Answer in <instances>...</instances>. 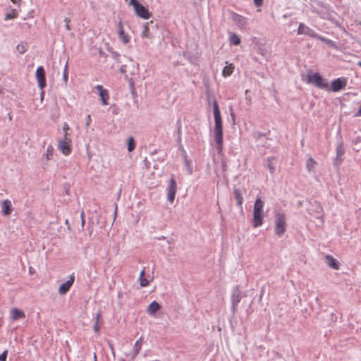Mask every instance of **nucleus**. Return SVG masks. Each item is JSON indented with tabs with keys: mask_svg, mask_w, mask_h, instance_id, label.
I'll list each match as a JSON object with an SVG mask.
<instances>
[{
	"mask_svg": "<svg viewBox=\"0 0 361 361\" xmlns=\"http://www.w3.org/2000/svg\"><path fill=\"white\" fill-rule=\"evenodd\" d=\"M214 117V137L216 143V151L221 154L223 150V124L219 107L216 101L213 104Z\"/></svg>",
	"mask_w": 361,
	"mask_h": 361,
	"instance_id": "nucleus-1",
	"label": "nucleus"
},
{
	"mask_svg": "<svg viewBox=\"0 0 361 361\" xmlns=\"http://www.w3.org/2000/svg\"><path fill=\"white\" fill-rule=\"evenodd\" d=\"M263 207L264 202L261 200L260 197L257 198L253 208L252 226L255 228L259 227L263 224Z\"/></svg>",
	"mask_w": 361,
	"mask_h": 361,
	"instance_id": "nucleus-2",
	"label": "nucleus"
},
{
	"mask_svg": "<svg viewBox=\"0 0 361 361\" xmlns=\"http://www.w3.org/2000/svg\"><path fill=\"white\" fill-rule=\"evenodd\" d=\"M275 228L274 232L277 236H281L286 231V214L283 212H276L275 214Z\"/></svg>",
	"mask_w": 361,
	"mask_h": 361,
	"instance_id": "nucleus-3",
	"label": "nucleus"
},
{
	"mask_svg": "<svg viewBox=\"0 0 361 361\" xmlns=\"http://www.w3.org/2000/svg\"><path fill=\"white\" fill-rule=\"evenodd\" d=\"M129 4L134 8L135 14L145 20H147L151 17L149 10L138 2L137 0H130Z\"/></svg>",
	"mask_w": 361,
	"mask_h": 361,
	"instance_id": "nucleus-4",
	"label": "nucleus"
},
{
	"mask_svg": "<svg viewBox=\"0 0 361 361\" xmlns=\"http://www.w3.org/2000/svg\"><path fill=\"white\" fill-rule=\"evenodd\" d=\"M307 82L308 83L314 84L316 87L328 90L329 84L325 79H324L319 73L308 74L307 75Z\"/></svg>",
	"mask_w": 361,
	"mask_h": 361,
	"instance_id": "nucleus-5",
	"label": "nucleus"
},
{
	"mask_svg": "<svg viewBox=\"0 0 361 361\" xmlns=\"http://www.w3.org/2000/svg\"><path fill=\"white\" fill-rule=\"evenodd\" d=\"M166 190L167 200L171 203H173L175 200L176 194L177 192V185L176 180L173 177L171 178L170 180H169Z\"/></svg>",
	"mask_w": 361,
	"mask_h": 361,
	"instance_id": "nucleus-6",
	"label": "nucleus"
},
{
	"mask_svg": "<svg viewBox=\"0 0 361 361\" xmlns=\"http://www.w3.org/2000/svg\"><path fill=\"white\" fill-rule=\"evenodd\" d=\"M68 133H65L64 138L60 140L58 144V148L64 155H68L71 152L70 146L71 140L67 137Z\"/></svg>",
	"mask_w": 361,
	"mask_h": 361,
	"instance_id": "nucleus-7",
	"label": "nucleus"
},
{
	"mask_svg": "<svg viewBox=\"0 0 361 361\" xmlns=\"http://www.w3.org/2000/svg\"><path fill=\"white\" fill-rule=\"evenodd\" d=\"M36 78L39 87L42 90L47 85L45 71L42 66H39L36 71Z\"/></svg>",
	"mask_w": 361,
	"mask_h": 361,
	"instance_id": "nucleus-8",
	"label": "nucleus"
},
{
	"mask_svg": "<svg viewBox=\"0 0 361 361\" xmlns=\"http://www.w3.org/2000/svg\"><path fill=\"white\" fill-rule=\"evenodd\" d=\"M347 84V80L345 78H338L332 81L331 89L333 92H338L345 88Z\"/></svg>",
	"mask_w": 361,
	"mask_h": 361,
	"instance_id": "nucleus-9",
	"label": "nucleus"
},
{
	"mask_svg": "<svg viewBox=\"0 0 361 361\" xmlns=\"http://www.w3.org/2000/svg\"><path fill=\"white\" fill-rule=\"evenodd\" d=\"M74 281H75V275H74V274H72L70 276L69 279L66 282L63 283V284H61L59 286V293L60 295L66 294L69 291L71 286H73Z\"/></svg>",
	"mask_w": 361,
	"mask_h": 361,
	"instance_id": "nucleus-10",
	"label": "nucleus"
},
{
	"mask_svg": "<svg viewBox=\"0 0 361 361\" xmlns=\"http://www.w3.org/2000/svg\"><path fill=\"white\" fill-rule=\"evenodd\" d=\"M298 35H305L311 37H317V34L310 27L306 26L302 23H300L298 29Z\"/></svg>",
	"mask_w": 361,
	"mask_h": 361,
	"instance_id": "nucleus-11",
	"label": "nucleus"
},
{
	"mask_svg": "<svg viewBox=\"0 0 361 361\" xmlns=\"http://www.w3.org/2000/svg\"><path fill=\"white\" fill-rule=\"evenodd\" d=\"M117 32L119 39L121 40L123 44H126L130 40V37L124 32L123 26L121 21H119L117 25Z\"/></svg>",
	"mask_w": 361,
	"mask_h": 361,
	"instance_id": "nucleus-12",
	"label": "nucleus"
},
{
	"mask_svg": "<svg viewBox=\"0 0 361 361\" xmlns=\"http://www.w3.org/2000/svg\"><path fill=\"white\" fill-rule=\"evenodd\" d=\"M241 298L242 297L239 288L235 287L231 296L232 310L233 312L236 310L237 307L241 300Z\"/></svg>",
	"mask_w": 361,
	"mask_h": 361,
	"instance_id": "nucleus-13",
	"label": "nucleus"
},
{
	"mask_svg": "<svg viewBox=\"0 0 361 361\" xmlns=\"http://www.w3.org/2000/svg\"><path fill=\"white\" fill-rule=\"evenodd\" d=\"M232 20L235 24L239 26L241 29L245 28L247 25V19L238 13H233L232 14Z\"/></svg>",
	"mask_w": 361,
	"mask_h": 361,
	"instance_id": "nucleus-14",
	"label": "nucleus"
},
{
	"mask_svg": "<svg viewBox=\"0 0 361 361\" xmlns=\"http://www.w3.org/2000/svg\"><path fill=\"white\" fill-rule=\"evenodd\" d=\"M95 89L98 91V93L100 97L102 104L107 105L108 104L107 101L109 98L108 91L104 89L103 86L101 85H97L95 87Z\"/></svg>",
	"mask_w": 361,
	"mask_h": 361,
	"instance_id": "nucleus-15",
	"label": "nucleus"
},
{
	"mask_svg": "<svg viewBox=\"0 0 361 361\" xmlns=\"http://www.w3.org/2000/svg\"><path fill=\"white\" fill-rule=\"evenodd\" d=\"M1 213L4 216L10 215L13 210L11 202L7 199L1 202Z\"/></svg>",
	"mask_w": 361,
	"mask_h": 361,
	"instance_id": "nucleus-16",
	"label": "nucleus"
},
{
	"mask_svg": "<svg viewBox=\"0 0 361 361\" xmlns=\"http://www.w3.org/2000/svg\"><path fill=\"white\" fill-rule=\"evenodd\" d=\"M11 317L12 320L16 321L19 319L25 318V314L22 310H20L18 308H13L11 310Z\"/></svg>",
	"mask_w": 361,
	"mask_h": 361,
	"instance_id": "nucleus-17",
	"label": "nucleus"
},
{
	"mask_svg": "<svg viewBox=\"0 0 361 361\" xmlns=\"http://www.w3.org/2000/svg\"><path fill=\"white\" fill-rule=\"evenodd\" d=\"M325 258H326V264L329 267H330L331 268H332L335 270L339 269V263L337 261V259H336L335 258H334L332 256H331L329 255H326Z\"/></svg>",
	"mask_w": 361,
	"mask_h": 361,
	"instance_id": "nucleus-18",
	"label": "nucleus"
},
{
	"mask_svg": "<svg viewBox=\"0 0 361 361\" xmlns=\"http://www.w3.org/2000/svg\"><path fill=\"white\" fill-rule=\"evenodd\" d=\"M161 309V305L156 301L152 302L147 307V313L149 315H154Z\"/></svg>",
	"mask_w": 361,
	"mask_h": 361,
	"instance_id": "nucleus-19",
	"label": "nucleus"
},
{
	"mask_svg": "<svg viewBox=\"0 0 361 361\" xmlns=\"http://www.w3.org/2000/svg\"><path fill=\"white\" fill-rule=\"evenodd\" d=\"M233 194H234L235 199L236 200V202H237V205L239 207L242 208V204L243 202V197L240 190L239 189L234 188Z\"/></svg>",
	"mask_w": 361,
	"mask_h": 361,
	"instance_id": "nucleus-20",
	"label": "nucleus"
},
{
	"mask_svg": "<svg viewBox=\"0 0 361 361\" xmlns=\"http://www.w3.org/2000/svg\"><path fill=\"white\" fill-rule=\"evenodd\" d=\"M145 267L143 268V269L141 271L140 276H139V281L140 286L142 287H146L149 285V281H148L147 279L145 278Z\"/></svg>",
	"mask_w": 361,
	"mask_h": 361,
	"instance_id": "nucleus-21",
	"label": "nucleus"
},
{
	"mask_svg": "<svg viewBox=\"0 0 361 361\" xmlns=\"http://www.w3.org/2000/svg\"><path fill=\"white\" fill-rule=\"evenodd\" d=\"M142 338L140 337L134 344L133 346V358H135L140 353L142 348Z\"/></svg>",
	"mask_w": 361,
	"mask_h": 361,
	"instance_id": "nucleus-22",
	"label": "nucleus"
},
{
	"mask_svg": "<svg viewBox=\"0 0 361 361\" xmlns=\"http://www.w3.org/2000/svg\"><path fill=\"white\" fill-rule=\"evenodd\" d=\"M234 68L235 67L233 63L226 66L222 71L223 76L225 78L230 76L233 73Z\"/></svg>",
	"mask_w": 361,
	"mask_h": 361,
	"instance_id": "nucleus-23",
	"label": "nucleus"
},
{
	"mask_svg": "<svg viewBox=\"0 0 361 361\" xmlns=\"http://www.w3.org/2000/svg\"><path fill=\"white\" fill-rule=\"evenodd\" d=\"M336 157L340 158L345 152L344 145L342 142H339L336 146Z\"/></svg>",
	"mask_w": 361,
	"mask_h": 361,
	"instance_id": "nucleus-24",
	"label": "nucleus"
},
{
	"mask_svg": "<svg viewBox=\"0 0 361 361\" xmlns=\"http://www.w3.org/2000/svg\"><path fill=\"white\" fill-rule=\"evenodd\" d=\"M149 23H146L144 24L143 30L142 32L141 35H142V37L151 39L152 37V34L149 32Z\"/></svg>",
	"mask_w": 361,
	"mask_h": 361,
	"instance_id": "nucleus-25",
	"label": "nucleus"
},
{
	"mask_svg": "<svg viewBox=\"0 0 361 361\" xmlns=\"http://www.w3.org/2000/svg\"><path fill=\"white\" fill-rule=\"evenodd\" d=\"M229 42L233 45H238L240 43V39L236 34L231 33L229 36Z\"/></svg>",
	"mask_w": 361,
	"mask_h": 361,
	"instance_id": "nucleus-26",
	"label": "nucleus"
},
{
	"mask_svg": "<svg viewBox=\"0 0 361 361\" xmlns=\"http://www.w3.org/2000/svg\"><path fill=\"white\" fill-rule=\"evenodd\" d=\"M16 50L20 54L25 53L27 50V44L26 42H21L20 44L16 46Z\"/></svg>",
	"mask_w": 361,
	"mask_h": 361,
	"instance_id": "nucleus-27",
	"label": "nucleus"
},
{
	"mask_svg": "<svg viewBox=\"0 0 361 361\" xmlns=\"http://www.w3.org/2000/svg\"><path fill=\"white\" fill-rule=\"evenodd\" d=\"M316 164H317V163L314 161V159L312 157H310L307 160V163H306V166H307V169L308 171L309 172L312 171V170L314 169V168L315 167Z\"/></svg>",
	"mask_w": 361,
	"mask_h": 361,
	"instance_id": "nucleus-28",
	"label": "nucleus"
},
{
	"mask_svg": "<svg viewBox=\"0 0 361 361\" xmlns=\"http://www.w3.org/2000/svg\"><path fill=\"white\" fill-rule=\"evenodd\" d=\"M53 156H54V147L51 145H49L47 148V152H46V154H45L46 159L47 160H51L53 159Z\"/></svg>",
	"mask_w": 361,
	"mask_h": 361,
	"instance_id": "nucleus-29",
	"label": "nucleus"
},
{
	"mask_svg": "<svg viewBox=\"0 0 361 361\" xmlns=\"http://www.w3.org/2000/svg\"><path fill=\"white\" fill-rule=\"evenodd\" d=\"M135 148V142L133 137H129L128 139V150L132 152Z\"/></svg>",
	"mask_w": 361,
	"mask_h": 361,
	"instance_id": "nucleus-30",
	"label": "nucleus"
},
{
	"mask_svg": "<svg viewBox=\"0 0 361 361\" xmlns=\"http://www.w3.org/2000/svg\"><path fill=\"white\" fill-rule=\"evenodd\" d=\"M100 319V314L97 313L95 315V322L94 325V330L97 334H99L100 327L99 326V322Z\"/></svg>",
	"mask_w": 361,
	"mask_h": 361,
	"instance_id": "nucleus-31",
	"label": "nucleus"
},
{
	"mask_svg": "<svg viewBox=\"0 0 361 361\" xmlns=\"http://www.w3.org/2000/svg\"><path fill=\"white\" fill-rule=\"evenodd\" d=\"M177 125V141L180 142H181V122L180 120H178L176 123Z\"/></svg>",
	"mask_w": 361,
	"mask_h": 361,
	"instance_id": "nucleus-32",
	"label": "nucleus"
},
{
	"mask_svg": "<svg viewBox=\"0 0 361 361\" xmlns=\"http://www.w3.org/2000/svg\"><path fill=\"white\" fill-rule=\"evenodd\" d=\"M18 14L16 11H12L11 12L6 13L5 16V20H11L13 18H16L17 17Z\"/></svg>",
	"mask_w": 361,
	"mask_h": 361,
	"instance_id": "nucleus-33",
	"label": "nucleus"
},
{
	"mask_svg": "<svg viewBox=\"0 0 361 361\" xmlns=\"http://www.w3.org/2000/svg\"><path fill=\"white\" fill-rule=\"evenodd\" d=\"M267 166L268 168V169L269 170L270 173H274L275 172V167L273 165V164L271 162V161L269 160V159H267Z\"/></svg>",
	"mask_w": 361,
	"mask_h": 361,
	"instance_id": "nucleus-34",
	"label": "nucleus"
},
{
	"mask_svg": "<svg viewBox=\"0 0 361 361\" xmlns=\"http://www.w3.org/2000/svg\"><path fill=\"white\" fill-rule=\"evenodd\" d=\"M7 353V350H5L0 355V361H6Z\"/></svg>",
	"mask_w": 361,
	"mask_h": 361,
	"instance_id": "nucleus-35",
	"label": "nucleus"
},
{
	"mask_svg": "<svg viewBox=\"0 0 361 361\" xmlns=\"http://www.w3.org/2000/svg\"><path fill=\"white\" fill-rule=\"evenodd\" d=\"M91 122H92L91 116L90 114H88L86 118V123H85L86 128H88L90 126Z\"/></svg>",
	"mask_w": 361,
	"mask_h": 361,
	"instance_id": "nucleus-36",
	"label": "nucleus"
},
{
	"mask_svg": "<svg viewBox=\"0 0 361 361\" xmlns=\"http://www.w3.org/2000/svg\"><path fill=\"white\" fill-rule=\"evenodd\" d=\"M63 80L66 82L68 80V72H67V66H65V69L63 74Z\"/></svg>",
	"mask_w": 361,
	"mask_h": 361,
	"instance_id": "nucleus-37",
	"label": "nucleus"
},
{
	"mask_svg": "<svg viewBox=\"0 0 361 361\" xmlns=\"http://www.w3.org/2000/svg\"><path fill=\"white\" fill-rule=\"evenodd\" d=\"M264 0H254L255 5L259 7L262 5Z\"/></svg>",
	"mask_w": 361,
	"mask_h": 361,
	"instance_id": "nucleus-38",
	"label": "nucleus"
},
{
	"mask_svg": "<svg viewBox=\"0 0 361 361\" xmlns=\"http://www.w3.org/2000/svg\"><path fill=\"white\" fill-rule=\"evenodd\" d=\"M65 22H66V30H71L70 25H69L70 20L68 18H66L65 19Z\"/></svg>",
	"mask_w": 361,
	"mask_h": 361,
	"instance_id": "nucleus-39",
	"label": "nucleus"
},
{
	"mask_svg": "<svg viewBox=\"0 0 361 361\" xmlns=\"http://www.w3.org/2000/svg\"><path fill=\"white\" fill-rule=\"evenodd\" d=\"M80 217H81V226L83 228L84 225H85V219H84V213H83V212L81 213Z\"/></svg>",
	"mask_w": 361,
	"mask_h": 361,
	"instance_id": "nucleus-40",
	"label": "nucleus"
},
{
	"mask_svg": "<svg viewBox=\"0 0 361 361\" xmlns=\"http://www.w3.org/2000/svg\"><path fill=\"white\" fill-rule=\"evenodd\" d=\"M316 38H317L318 39H319V40H321L322 42H326V39L324 37L319 36L318 35H317V37Z\"/></svg>",
	"mask_w": 361,
	"mask_h": 361,
	"instance_id": "nucleus-41",
	"label": "nucleus"
},
{
	"mask_svg": "<svg viewBox=\"0 0 361 361\" xmlns=\"http://www.w3.org/2000/svg\"><path fill=\"white\" fill-rule=\"evenodd\" d=\"M63 128V130H64L65 131H66L67 130H68V129H69V127H68V124H67V123H64ZM65 133H67V132H65Z\"/></svg>",
	"mask_w": 361,
	"mask_h": 361,
	"instance_id": "nucleus-42",
	"label": "nucleus"
},
{
	"mask_svg": "<svg viewBox=\"0 0 361 361\" xmlns=\"http://www.w3.org/2000/svg\"><path fill=\"white\" fill-rule=\"evenodd\" d=\"M356 116H361V106L360 107L358 111L357 112Z\"/></svg>",
	"mask_w": 361,
	"mask_h": 361,
	"instance_id": "nucleus-43",
	"label": "nucleus"
},
{
	"mask_svg": "<svg viewBox=\"0 0 361 361\" xmlns=\"http://www.w3.org/2000/svg\"><path fill=\"white\" fill-rule=\"evenodd\" d=\"M13 4L19 3L21 0H11Z\"/></svg>",
	"mask_w": 361,
	"mask_h": 361,
	"instance_id": "nucleus-44",
	"label": "nucleus"
},
{
	"mask_svg": "<svg viewBox=\"0 0 361 361\" xmlns=\"http://www.w3.org/2000/svg\"><path fill=\"white\" fill-rule=\"evenodd\" d=\"M8 117L9 121L12 120V116H11V114H8Z\"/></svg>",
	"mask_w": 361,
	"mask_h": 361,
	"instance_id": "nucleus-45",
	"label": "nucleus"
},
{
	"mask_svg": "<svg viewBox=\"0 0 361 361\" xmlns=\"http://www.w3.org/2000/svg\"><path fill=\"white\" fill-rule=\"evenodd\" d=\"M65 224H66L67 226H68L69 223H68V219H66V220Z\"/></svg>",
	"mask_w": 361,
	"mask_h": 361,
	"instance_id": "nucleus-46",
	"label": "nucleus"
},
{
	"mask_svg": "<svg viewBox=\"0 0 361 361\" xmlns=\"http://www.w3.org/2000/svg\"><path fill=\"white\" fill-rule=\"evenodd\" d=\"M258 135H259V136H264V135L263 133H258Z\"/></svg>",
	"mask_w": 361,
	"mask_h": 361,
	"instance_id": "nucleus-47",
	"label": "nucleus"
},
{
	"mask_svg": "<svg viewBox=\"0 0 361 361\" xmlns=\"http://www.w3.org/2000/svg\"><path fill=\"white\" fill-rule=\"evenodd\" d=\"M357 64H358L359 66L361 67V61H359Z\"/></svg>",
	"mask_w": 361,
	"mask_h": 361,
	"instance_id": "nucleus-48",
	"label": "nucleus"
},
{
	"mask_svg": "<svg viewBox=\"0 0 361 361\" xmlns=\"http://www.w3.org/2000/svg\"><path fill=\"white\" fill-rule=\"evenodd\" d=\"M259 348H262V349H264V347L262 345H260Z\"/></svg>",
	"mask_w": 361,
	"mask_h": 361,
	"instance_id": "nucleus-49",
	"label": "nucleus"
}]
</instances>
